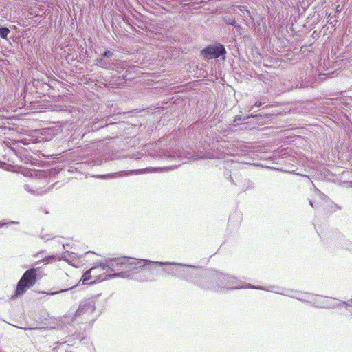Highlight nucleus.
I'll return each mask as SVG.
<instances>
[{
	"mask_svg": "<svg viewBox=\"0 0 352 352\" xmlns=\"http://www.w3.org/2000/svg\"><path fill=\"white\" fill-rule=\"evenodd\" d=\"M155 264L159 265H176L184 266V265L177 263H170V262H153L150 260H138V259H130L126 258H108L105 263H103L105 270L109 272H113L115 270H120L128 269L129 270H136L139 267H142L147 264Z\"/></svg>",
	"mask_w": 352,
	"mask_h": 352,
	"instance_id": "1",
	"label": "nucleus"
},
{
	"mask_svg": "<svg viewBox=\"0 0 352 352\" xmlns=\"http://www.w3.org/2000/svg\"><path fill=\"white\" fill-rule=\"evenodd\" d=\"M212 285L210 287L211 289L214 291H220L221 289H239L244 287H250L254 289H258L261 290H265V287H254L251 285H247L245 286L241 285L239 281L234 277L229 276L228 275L216 272L212 275ZM274 287L271 286L266 289V290L278 293L277 291L274 290Z\"/></svg>",
	"mask_w": 352,
	"mask_h": 352,
	"instance_id": "2",
	"label": "nucleus"
},
{
	"mask_svg": "<svg viewBox=\"0 0 352 352\" xmlns=\"http://www.w3.org/2000/svg\"><path fill=\"white\" fill-rule=\"evenodd\" d=\"M107 273L103 263H98L84 273L81 279L82 284H94L104 280L107 276Z\"/></svg>",
	"mask_w": 352,
	"mask_h": 352,
	"instance_id": "3",
	"label": "nucleus"
},
{
	"mask_svg": "<svg viewBox=\"0 0 352 352\" xmlns=\"http://www.w3.org/2000/svg\"><path fill=\"white\" fill-rule=\"evenodd\" d=\"M37 270L31 268L25 272L17 284L15 296L25 294L28 288L33 286L36 282Z\"/></svg>",
	"mask_w": 352,
	"mask_h": 352,
	"instance_id": "4",
	"label": "nucleus"
},
{
	"mask_svg": "<svg viewBox=\"0 0 352 352\" xmlns=\"http://www.w3.org/2000/svg\"><path fill=\"white\" fill-rule=\"evenodd\" d=\"M179 165L180 164L174 165V166H166L164 168H146L144 169H139V170H135L120 171V172L114 173L112 174L99 175L98 177L102 178V179H111V178H114L116 177H122V176H125V175H130L133 174L134 173L138 174V173H151V172H162L164 170H172L177 168Z\"/></svg>",
	"mask_w": 352,
	"mask_h": 352,
	"instance_id": "5",
	"label": "nucleus"
},
{
	"mask_svg": "<svg viewBox=\"0 0 352 352\" xmlns=\"http://www.w3.org/2000/svg\"><path fill=\"white\" fill-rule=\"evenodd\" d=\"M204 57L206 59L217 58L226 53L224 46L221 44L206 47L201 51Z\"/></svg>",
	"mask_w": 352,
	"mask_h": 352,
	"instance_id": "6",
	"label": "nucleus"
},
{
	"mask_svg": "<svg viewBox=\"0 0 352 352\" xmlns=\"http://www.w3.org/2000/svg\"><path fill=\"white\" fill-rule=\"evenodd\" d=\"M114 53L111 50H106L96 60V65L100 67L111 69L113 68Z\"/></svg>",
	"mask_w": 352,
	"mask_h": 352,
	"instance_id": "7",
	"label": "nucleus"
},
{
	"mask_svg": "<svg viewBox=\"0 0 352 352\" xmlns=\"http://www.w3.org/2000/svg\"><path fill=\"white\" fill-rule=\"evenodd\" d=\"M164 156L166 157L170 158H175V157H179V158H186L188 160L193 159V160H199V159H203L204 157L202 155H199L198 154H195V155H191L189 153L184 152L182 151H167L166 153H164Z\"/></svg>",
	"mask_w": 352,
	"mask_h": 352,
	"instance_id": "8",
	"label": "nucleus"
},
{
	"mask_svg": "<svg viewBox=\"0 0 352 352\" xmlns=\"http://www.w3.org/2000/svg\"><path fill=\"white\" fill-rule=\"evenodd\" d=\"M95 310V306L92 301L83 302L80 304L76 311L75 316L78 317L84 314H91Z\"/></svg>",
	"mask_w": 352,
	"mask_h": 352,
	"instance_id": "9",
	"label": "nucleus"
},
{
	"mask_svg": "<svg viewBox=\"0 0 352 352\" xmlns=\"http://www.w3.org/2000/svg\"><path fill=\"white\" fill-rule=\"evenodd\" d=\"M10 33V30L6 27H0V37L6 38Z\"/></svg>",
	"mask_w": 352,
	"mask_h": 352,
	"instance_id": "10",
	"label": "nucleus"
},
{
	"mask_svg": "<svg viewBox=\"0 0 352 352\" xmlns=\"http://www.w3.org/2000/svg\"><path fill=\"white\" fill-rule=\"evenodd\" d=\"M164 270L169 274H172L174 276L179 275V271L178 269L171 268V269H164Z\"/></svg>",
	"mask_w": 352,
	"mask_h": 352,
	"instance_id": "11",
	"label": "nucleus"
},
{
	"mask_svg": "<svg viewBox=\"0 0 352 352\" xmlns=\"http://www.w3.org/2000/svg\"><path fill=\"white\" fill-rule=\"evenodd\" d=\"M224 21L226 24L228 25H231L234 27H239V25H238V23H236V21L234 20V19H224Z\"/></svg>",
	"mask_w": 352,
	"mask_h": 352,
	"instance_id": "12",
	"label": "nucleus"
},
{
	"mask_svg": "<svg viewBox=\"0 0 352 352\" xmlns=\"http://www.w3.org/2000/svg\"><path fill=\"white\" fill-rule=\"evenodd\" d=\"M76 287V285H74V286L71 287L67 288V289H61L60 291L53 292L47 293V294H50V295L53 296V295H56L57 294H60V293H63V292H67V291H68L69 289H72Z\"/></svg>",
	"mask_w": 352,
	"mask_h": 352,
	"instance_id": "13",
	"label": "nucleus"
},
{
	"mask_svg": "<svg viewBox=\"0 0 352 352\" xmlns=\"http://www.w3.org/2000/svg\"><path fill=\"white\" fill-rule=\"evenodd\" d=\"M250 116H248L245 118H242L241 116H236L234 119V122L239 124V122H243L244 120L248 119Z\"/></svg>",
	"mask_w": 352,
	"mask_h": 352,
	"instance_id": "14",
	"label": "nucleus"
},
{
	"mask_svg": "<svg viewBox=\"0 0 352 352\" xmlns=\"http://www.w3.org/2000/svg\"><path fill=\"white\" fill-rule=\"evenodd\" d=\"M265 102H262V101H256L252 107V109H253L254 107H261L262 104H265Z\"/></svg>",
	"mask_w": 352,
	"mask_h": 352,
	"instance_id": "15",
	"label": "nucleus"
},
{
	"mask_svg": "<svg viewBox=\"0 0 352 352\" xmlns=\"http://www.w3.org/2000/svg\"><path fill=\"white\" fill-rule=\"evenodd\" d=\"M121 276L120 273H114L113 274L109 275V277H110V278H111V277H118V276Z\"/></svg>",
	"mask_w": 352,
	"mask_h": 352,
	"instance_id": "16",
	"label": "nucleus"
},
{
	"mask_svg": "<svg viewBox=\"0 0 352 352\" xmlns=\"http://www.w3.org/2000/svg\"><path fill=\"white\" fill-rule=\"evenodd\" d=\"M6 224H7V223H6L0 222V227L3 226H5V225H6Z\"/></svg>",
	"mask_w": 352,
	"mask_h": 352,
	"instance_id": "17",
	"label": "nucleus"
},
{
	"mask_svg": "<svg viewBox=\"0 0 352 352\" xmlns=\"http://www.w3.org/2000/svg\"><path fill=\"white\" fill-rule=\"evenodd\" d=\"M309 204L311 207H314V204L312 201H309Z\"/></svg>",
	"mask_w": 352,
	"mask_h": 352,
	"instance_id": "18",
	"label": "nucleus"
},
{
	"mask_svg": "<svg viewBox=\"0 0 352 352\" xmlns=\"http://www.w3.org/2000/svg\"><path fill=\"white\" fill-rule=\"evenodd\" d=\"M10 223L14 224V223H16V222H15V221H12V222H10Z\"/></svg>",
	"mask_w": 352,
	"mask_h": 352,
	"instance_id": "19",
	"label": "nucleus"
},
{
	"mask_svg": "<svg viewBox=\"0 0 352 352\" xmlns=\"http://www.w3.org/2000/svg\"><path fill=\"white\" fill-rule=\"evenodd\" d=\"M186 162V161H183V162H182V164H185Z\"/></svg>",
	"mask_w": 352,
	"mask_h": 352,
	"instance_id": "20",
	"label": "nucleus"
}]
</instances>
